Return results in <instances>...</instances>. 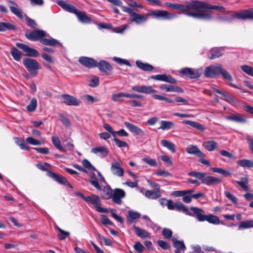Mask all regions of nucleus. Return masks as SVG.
Returning a JSON list of instances; mask_svg holds the SVG:
<instances>
[{
	"mask_svg": "<svg viewBox=\"0 0 253 253\" xmlns=\"http://www.w3.org/2000/svg\"><path fill=\"white\" fill-rule=\"evenodd\" d=\"M195 1L187 4L179 3H165V5L173 9H177L181 11V13L188 16L192 17L196 19H209L210 16L209 14L202 12H195Z\"/></svg>",
	"mask_w": 253,
	"mask_h": 253,
	"instance_id": "nucleus-1",
	"label": "nucleus"
},
{
	"mask_svg": "<svg viewBox=\"0 0 253 253\" xmlns=\"http://www.w3.org/2000/svg\"><path fill=\"white\" fill-rule=\"evenodd\" d=\"M46 36L45 32L43 30H34L28 31L25 33L26 38L31 41H40L44 45L53 46H62V44L57 40L51 38L50 39L44 38Z\"/></svg>",
	"mask_w": 253,
	"mask_h": 253,
	"instance_id": "nucleus-2",
	"label": "nucleus"
},
{
	"mask_svg": "<svg viewBox=\"0 0 253 253\" xmlns=\"http://www.w3.org/2000/svg\"><path fill=\"white\" fill-rule=\"evenodd\" d=\"M195 12H202L206 13L210 15V18L209 19H203V20H210L211 18V13L206 11V10L213 9L218 10L222 12H225V8L223 6L218 5H212L206 2L195 0Z\"/></svg>",
	"mask_w": 253,
	"mask_h": 253,
	"instance_id": "nucleus-3",
	"label": "nucleus"
},
{
	"mask_svg": "<svg viewBox=\"0 0 253 253\" xmlns=\"http://www.w3.org/2000/svg\"><path fill=\"white\" fill-rule=\"evenodd\" d=\"M23 64L33 77L37 76L38 70L42 68L40 64L36 59L31 58H25L23 60Z\"/></svg>",
	"mask_w": 253,
	"mask_h": 253,
	"instance_id": "nucleus-4",
	"label": "nucleus"
},
{
	"mask_svg": "<svg viewBox=\"0 0 253 253\" xmlns=\"http://www.w3.org/2000/svg\"><path fill=\"white\" fill-rule=\"evenodd\" d=\"M122 8L124 11L130 14L129 21L131 22L140 24L147 21V18L142 15L135 12L132 8L129 7L123 6Z\"/></svg>",
	"mask_w": 253,
	"mask_h": 253,
	"instance_id": "nucleus-5",
	"label": "nucleus"
},
{
	"mask_svg": "<svg viewBox=\"0 0 253 253\" xmlns=\"http://www.w3.org/2000/svg\"><path fill=\"white\" fill-rule=\"evenodd\" d=\"M85 202L91 203L99 212L107 213L108 212V209L99 206L101 204V201L98 195L93 194L90 196H87L85 198Z\"/></svg>",
	"mask_w": 253,
	"mask_h": 253,
	"instance_id": "nucleus-6",
	"label": "nucleus"
},
{
	"mask_svg": "<svg viewBox=\"0 0 253 253\" xmlns=\"http://www.w3.org/2000/svg\"><path fill=\"white\" fill-rule=\"evenodd\" d=\"M220 64L212 65L206 68L204 75L207 78H214L220 75V71L222 70Z\"/></svg>",
	"mask_w": 253,
	"mask_h": 253,
	"instance_id": "nucleus-7",
	"label": "nucleus"
},
{
	"mask_svg": "<svg viewBox=\"0 0 253 253\" xmlns=\"http://www.w3.org/2000/svg\"><path fill=\"white\" fill-rule=\"evenodd\" d=\"M16 45L25 52V55L27 56L37 57L40 55V53L37 50L31 48L24 43L17 42Z\"/></svg>",
	"mask_w": 253,
	"mask_h": 253,
	"instance_id": "nucleus-8",
	"label": "nucleus"
},
{
	"mask_svg": "<svg viewBox=\"0 0 253 253\" xmlns=\"http://www.w3.org/2000/svg\"><path fill=\"white\" fill-rule=\"evenodd\" d=\"M126 195V192L124 190L120 188H115L113 193L112 200L115 203L121 205L122 203V199L125 198Z\"/></svg>",
	"mask_w": 253,
	"mask_h": 253,
	"instance_id": "nucleus-9",
	"label": "nucleus"
},
{
	"mask_svg": "<svg viewBox=\"0 0 253 253\" xmlns=\"http://www.w3.org/2000/svg\"><path fill=\"white\" fill-rule=\"evenodd\" d=\"M179 73L182 75L190 79L198 78L201 75V74L198 70L187 67L181 69L180 70Z\"/></svg>",
	"mask_w": 253,
	"mask_h": 253,
	"instance_id": "nucleus-10",
	"label": "nucleus"
},
{
	"mask_svg": "<svg viewBox=\"0 0 253 253\" xmlns=\"http://www.w3.org/2000/svg\"><path fill=\"white\" fill-rule=\"evenodd\" d=\"M78 61L83 66L88 68H92L97 67V62L92 58L82 56L79 58Z\"/></svg>",
	"mask_w": 253,
	"mask_h": 253,
	"instance_id": "nucleus-11",
	"label": "nucleus"
},
{
	"mask_svg": "<svg viewBox=\"0 0 253 253\" xmlns=\"http://www.w3.org/2000/svg\"><path fill=\"white\" fill-rule=\"evenodd\" d=\"M132 89L135 92L145 94H153L156 92V90L150 85H134L132 87Z\"/></svg>",
	"mask_w": 253,
	"mask_h": 253,
	"instance_id": "nucleus-12",
	"label": "nucleus"
},
{
	"mask_svg": "<svg viewBox=\"0 0 253 253\" xmlns=\"http://www.w3.org/2000/svg\"><path fill=\"white\" fill-rule=\"evenodd\" d=\"M204 177L202 182L207 185H216L222 182V179L221 178L208 175L207 173L205 172Z\"/></svg>",
	"mask_w": 253,
	"mask_h": 253,
	"instance_id": "nucleus-13",
	"label": "nucleus"
},
{
	"mask_svg": "<svg viewBox=\"0 0 253 253\" xmlns=\"http://www.w3.org/2000/svg\"><path fill=\"white\" fill-rule=\"evenodd\" d=\"M97 67L101 72L105 73L106 75H108L113 70V67L111 64L105 60H101L97 62Z\"/></svg>",
	"mask_w": 253,
	"mask_h": 253,
	"instance_id": "nucleus-14",
	"label": "nucleus"
},
{
	"mask_svg": "<svg viewBox=\"0 0 253 253\" xmlns=\"http://www.w3.org/2000/svg\"><path fill=\"white\" fill-rule=\"evenodd\" d=\"M150 78L152 79L164 81L172 84H175L177 83L176 79L172 78L170 75H167L166 74H158L152 76H151Z\"/></svg>",
	"mask_w": 253,
	"mask_h": 253,
	"instance_id": "nucleus-15",
	"label": "nucleus"
},
{
	"mask_svg": "<svg viewBox=\"0 0 253 253\" xmlns=\"http://www.w3.org/2000/svg\"><path fill=\"white\" fill-rule=\"evenodd\" d=\"M61 97L63 99V102L67 105L78 106L80 105V101L73 96L68 94H62Z\"/></svg>",
	"mask_w": 253,
	"mask_h": 253,
	"instance_id": "nucleus-16",
	"label": "nucleus"
},
{
	"mask_svg": "<svg viewBox=\"0 0 253 253\" xmlns=\"http://www.w3.org/2000/svg\"><path fill=\"white\" fill-rule=\"evenodd\" d=\"M149 15H153L157 19H170L172 18L168 11L163 10H152Z\"/></svg>",
	"mask_w": 253,
	"mask_h": 253,
	"instance_id": "nucleus-17",
	"label": "nucleus"
},
{
	"mask_svg": "<svg viewBox=\"0 0 253 253\" xmlns=\"http://www.w3.org/2000/svg\"><path fill=\"white\" fill-rule=\"evenodd\" d=\"M235 17L241 19H253V8H250L240 12L236 13Z\"/></svg>",
	"mask_w": 253,
	"mask_h": 253,
	"instance_id": "nucleus-18",
	"label": "nucleus"
},
{
	"mask_svg": "<svg viewBox=\"0 0 253 253\" xmlns=\"http://www.w3.org/2000/svg\"><path fill=\"white\" fill-rule=\"evenodd\" d=\"M125 126L132 133L135 135L144 136L145 132L140 128L127 122L124 123Z\"/></svg>",
	"mask_w": 253,
	"mask_h": 253,
	"instance_id": "nucleus-19",
	"label": "nucleus"
},
{
	"mask_svg": "<svg viewBox=\"0 0 253 253\" xmlns=\"http://www.w3.org/2000/svg\"><path fill=\"white\" fill-rule=\"evenodd\" d=\"M224 51V47H213L211 48L209 52V58L211 59L219 58L221 56Z\"/></svg>",
	"mask_w": 253,
	"mask_h": 253,
	"instance_id": "nucleus-20",
	"label": "nucleus"
},
{
	"mask_svg": "<svg viewBox=\"0 0 253 253\" xmlns=\"http://www.w3.org/2000/svg\"><path fill=\"white\" fill-rule=\"evenodd\" d=\"M111 170L113 174L115 175L122 176L124 174V170L119 162H115L112 163Z\"/></svg>",
	"mask_w": 253,
	"mask_h": 253,
	"instance_id": "nucleus-21",
	"label": "nucleus"
},
{
	"mask_svg": "<svg viewBox=\"0 0 253 253\" xmlns=\"http://www.w3.org/2000/svg\"><path fill=\"white\" fill-rule=\"evenodd\" d=\"M190 210L193 212V213H192L194 215L193 216H195L198 221H205L206 215L205 214V211L202 209L197 207H191Z\"/></svg>",
	"mask_w": 253,
	"mask_h": 253,
	"instance_id": "nucleus-22",
	"label": "nucleus"
},
{
	"mask_svg": "<svg viewBox=\"0 0 253 253\" xmlns=\"http://www.w3.org/2000/svg\"><path fill=\"white\" fill-rule=\"evenodd\" d=\"M227 120L234 121L239 123H244L246 122V117L240 114H234L225 117Z\"/></svg>",
	"mask_w": 253,
	"mask_h": 253,
	"instance_id": "nucleus-23",
	"label": "nucleus"
},
{
	"mask_svg": "<svg viewBox=\"0 0 253 253\" xmlns=\"http://www.w3.org/2000/svg\"><path fill=\"white\" fill-rule=\"evenodd\" d=\"M48 176L60 184L64 185L65 184L67 183V179L65 177L52 171H49Z\"/></svg>",
	"mask_w": 253,
	"mask_h": 253,
	"instance_id": "nucleus-24",
	"label": "nucleus"
},
{
	"mask_svg": "<svg viewBox=\"0 0 253 253\" xmlns=\"http://www.w3.org/2000/svg\"><path fill=\"white\" fill-rule=\"evenodd\" d=\"M76 15L78 20L83 24H89L92 21L91 19L84 12L78 10Z\"/></svg>",
	"mask_w": 253,
	"mask_h": 253,
	"instance_id": "nucleus-25",
	"label": "nucleus"
},
{
	"mask_svg": "<svg viewBox=\"0 0 253 253\" xmlns=\"http://www.w3.org/2000/svg\"><path fill=\"white\" fill-rule=\"evenodd\" d=\"M172 242V245L176 250H175V253H179L181 250H184L186 249V247L184 245L183 241H178L176 239L173 238L171 239Z\"/></svg>",
	"mask_w": 253,
	"mask_h": 253,
	"instance_id": "nucleus-26",
	"label": "nucleus"
},
{
	"mask_svg": "<svg viewBox=\"0 0 253 253\" xmlns=\"http://www.w3.org/2000/svg\"><path fill=\"white\" fill-rule=\"evenodd\" d=\"M186 151L190 154H193L199 157H203L204 154L200 151V150L197 147L194 145H190L186 149Z\"/></svg>",
	"mask_w": 253,
	"mask_h": 253,
	"instance_id": "nucleus-27",
	"label": "nucleus"
},
{
	"mask_svg": "<svg viewBox=\"0 0 253 253\" xmlns=\"http://www.w3.org/2000/svg\"><path fill=\"white\" fill-rule=\"evenodd\" d=\"M91 152L95 154H99L101 157L107 156L109 153V150L105 146L93 148L91 149Z\"/></svg>",
	"mask_w": 253,
	"mask_h": 253,
	"instance_id": "nucleus-28",
	"label": "nucleus"
},
{
	"mask_svg": "<svg viewBox=\"0 0 253 253\" xmlns=\"http://www.w3.org/2000/svg\"><path fill=\"white\" fill-rule=\"evenodd\" d=\"M145 196L150 199H157L161 197V193L160 190H147L145 192Z\"/></svg>",
	"mask_w": 253,
	"mask_h": 253,
	"instance_id": "nucleus-29",
	"label": "nucleus"
},
{
	"mask_svg": "<svg viewBox=\"0 0 253 253\" xmlns=\"http://www.w3.org/2000/svg\"><path fill=\"white\" fill-rule=\"evenodd\" d=\"M133 228L135 231L136 235L137 236L143 239L150 237V234L147 231L141 229L135 225H133Z\"/></svg>",
	"mask_w": 253,
	"mask_h": 253,
	"instance_id": "nucleus-30",
	"label": "nucleus"
},
{
	"mask_svg": "<svg viewBox=\"0 0 253 253\" xmlns=\"http://www.w3.org/2000/svg\"><path fill=\"white\" fill-rule=\"evenodd\" d=\"M16 27L10 23L0 22V32L6 31H16Z\"/></svg>",
	"mask_w": 253,
	"mask_h": 253,
	"instance_id": "nucleus-31",
	"label": "nucleus"
},
{
	"mask_svg": "<svg viewBox=\"0 0 253 253\" xmlns=\"http://www.w3.org/2000/svg\"><path fill=\"white\" fill-rule=\"evenodd\" d=\"M140 214L137 211H128V216L127 217V223L128 224H131L133 220L140 217Z\"/></svg>",
	"mask_w": 253,
	"mask_h": 253,
	"instance_id": "nucleus-32",
	"label": "nucleus"
},
{
	"mask_svg": "<svg viewBox=\"0 0 253 253\" xmlns=\"http://www.w3.org/2000/svg\"><path fill=\"white\" fill-rule=\"evenodd\" d=\"M182 123L189 125L192 127L195 128L201 131H203L205 130V127L202 124L196 122L189 120H184L182 122Z\"/></svg>",
	"mask_w": 253,
	"mask_h": 253,
	"instance_id": "nucleus-33",
	"label": "nucleus"
},
{
	"mask_svg": "<svg viewBox=\"0 0 253 253\" xmlns=\"http://www.w3.org/2000/svg\"><path fill=\"white\" fill-rule=\"evenodd\" d=\"M175 209L179 211H181L184 212L186 214L189 216H193V214L191 212L189 211L187 208L181 202L175 203V205L174 206Z\"/></svg>",
	"mask_w": 253,
	"mask_h": 253,
	"instance_id": "nucleus-34",
	"label": "nucleus"
},
{
	"mask_svg": "<svg viewBox=\"0 0 253 253\" xmlns=\"http://www.w3.org/2000/svg\"><path fill=\"white\" fill-rule=\"evenodd\" d=\"M136 65L139 68L144 71H151L154 68L152 65L148 63H143L138 60L136 61Z\"/></svg>",
	"mask_w": 253,
	"mask_h": 253,
	"instance_id": "nucleus-35",
	"label": "nucleus"
},
{
	"mask_svg": "<svg viewBox=\"0 0 253 253\" xmlns=\"http://www.w3.org/2000/svg\"><path fill=\"white\" fill-rule=\"evenodd\" d=\"M160 124L161 126L158 129H161L163 130L171 129L174 126V124L173 122L168 121H161Z\"/></svg>",
	"mask_w": 253,
	"mask_h": 253,
	"instance_id": "nucleus-36",
	"label": "nucleus"
},
{
	"mask_svg": "<svg viewBox=\"0 0 253 253\" xmlns=\"http://www.w3.org/2000/svg\"><path fill=\"white\" fill-rule=\"evenodd\" d=\"M241 181L233 180V183H236L240 185L245 191H248L249 190V187L247 186L248 183V179L247 177H243L241 178Z\"/></svg>",
	"mask_w": 253,
	"mask_h": 253,
	"instance_id": "nucleus-37",
	"label": "nucleus"
},
{
	"mask_svg": "<svg viewBox=\"0 0 253 253\" xmlns=\"http://www.w3.org/2000/svg\"><path fill=\"white\" fill-rule=\"evenodd\" d=\"M203 146L208 151H211L215 149L217 146V144L214 141L209 140L204 142Z\"/></svg>",
	"mask_w": 253,
	"mask_h": 253,
	"instance_id": "nucleus-38",
	"label": "nucleus"
},
{
	"mask_svg": "<svg viewBox=\"0 0 253 253\" xmlns=\"http://www.w3.org/2000/svg\"><path fill=\"white\" fill-rule=\"evenodd\" d=\"M113 195L112 189L110 186L105 187L103 190L102 198L108 200L112 198Z\"/></svg>",
	"mask_w": 253,
	"mask_h": 253,
	"instance_id": "nucleus-39",
	"label": "nucleus"
},
{
	"mask_svg": "<svg viewBox=\"0 0 253 253\" xmlns=\"http://www.w3.org/2000/svg\"><path fill=\"white\" fill-rule=\"evenodd\" d=\"M205 221L213 224L217 225L220 223V219L218 216L211 214L206 215Z\"/></svg>",
	"mask_w": 253,
	"mask_h": 253,
	"instance_id": "nucleus-40",
	"label": "nucleus"
},
{
	"mask_svg": "<svg viewBox=\"0 0 253 253\" xmlns=\"http://www.w3.org/2000/svg\"><path fill=\"white\" fill-rule=\"evenodd\" d=\"M52 141L54 146L62 152H66V150L61 145V142L59 138L56 136L52 137Z\"/></svg>",
	"mask_w": 253,
	"mask_h": 253,
	"instance_id": "nucleus-41",
	"label": "nucleus"
},
{
	"mask_svg": "<svg viewBox=\"0 0 253 253\" xmlns=\"http://www.w3.org/2000/svg\"><path fill=\"white\" fill-rule=\"evenodd\" d=\"M11 54L14 59L17 61H19L21 59L22 52L17 48L13 47L11 49Z\"/></svg>",
	"mask_w": 253,
	"mask_h": 253,
	"instance_id": "nucleus-42",
	"label": "nucleus"
},
{
	"mask_svg": "<svg viewBox=\"0 0 253 253\" xmlns=\"http://www.w3.org/2000/svg\"><path fill=\"white\" fill-rule=\"evenodd\" d=\"M211 170L214 172H217L221 174L225 177L230 176L231 173L229 171L220 168H211Z\"/></svg>",
	"mask_w": 253,
	"mask_h": 253,
	"instance_id": "nucleus-43",
	"label": "nucleus"
},
{
	"mask_svg": "<svg viewBox=\"0 0 253 253\" xmlns=\"http://www.w3.org/2000/svg\"><path fill=\"white\" fill-rule=\"evenodd\" d=\"M237 164L241 167L245 168L247 167L248 168H253V161L247 160V159H243L241 160H239L237 161Z\"/></svg>",
	"mask_w": 253,
	"mask_h": 253,
	"instance_id": "nucleus-44",
	"label": "nucleus"
},
{
	"mask_svg": "<svg viewBox=\"0 0 253 253\" xmlns=\"http://www.w3.org/2000/svg\"><path fill=\"white\" fill-rule=\"evenodd\" d=\"M161 143L163 146L167 147L172 153H174L175 152V145L173 143L165 139L161 140Z\"/></svg>",
	"mask_w": 253,
	"mask_h": 253,
	"instance_id": "nucleus-45",
	"label": "nucleus"
},
{
	"mask_svg": "<svg viewBox=\"0 0 253 253\" xmlns=\"http://www.w3.org/2000/svg\"><path fill=\"white\" fill-rule=\"evenodd\" d=\"M253 228V220H247L244 221H242L239 226V229H246Z\"/></svg>",
	"mask_w": 253,
	"mask_h": 253,
	"instance_id": "nucleus-46",
	"label": "nucleus"
},
{
	"mask_svg": "<svg viewBox=\"0 0 253 253\" xmlns=\"http://www.w3.org/2000/svg\"><path fill=\"white\" fill-rule=\"evenodd\" d=\"M59 119L62 124L66 127L71 126V123L69 119L64 114H61L59 115Z\"/></svg>",
	"mask_w": 253,
	"mask_h": 253,
	"instance_id": "nucleus-47",
	"label": "nucleus"
},
{
	"mask_svg": "<svg viewBox=\"0 0 253 253\" xmlns=\"http://www.w3.org/2000/svg\"><path fill=\"white\" fill-rule=\"evenodd\" d=\"M11 11L19 18L22 19L23 18V16L22 14V11L17 6H10L9 7Z\"/></svg>",
	"mask_w": 253,
	"mask_h": 253,
	"instance_id": "nucleus-48",
	"label": "nucleus"
},
{
	"mask_svg": "<svg viewBox=\"0 0 253 253\" xmlns=\"http://www.w3.org/2000/svg\"><path fill=\"white\" fill-rule=\"evenodd\" d=\"M37 107V99L33 98L31 100L29 104L27 106L26 108L29 112L34 111Z\"/></svg>",
	"mask_w": 253,
	"mask_h": 253,
	"instance_id": "nucleus-49",
	"label": "nucleus"
},
{
	"mask_svg": "<svg viewBox=\"0 0 253 253\" xmlns=\"http://www.w3.org/2000/svg\"><path fill=\"white\" fill-rule=\"evenodd\" d=\"M204 174L205 172H201L198 171H190L188 173V175L196 177L198 179L201 180L202 181L203 179L204 178Z\"/></svg>",
	"mask_w": 253,
	"mask_h": 253,
	"instance_id": "nucleus-50",
	"label": "nucleus"
},
{
	"mask_svg": "<svg viewBox=\"0 0 253 253\" xmlns=\"http://www.w3.org/2000/svg\"><path fill=\"white\" fill-rule=\"evenodd\" d=\"M221 70V71H220V75H221L224 79L230 82L233 80L232 76L228 71L224 70L222 67Z\"/></svg>",
	"mask_w": 253,
	"mask_h": 253,
	"instance_id": "nucleus-51",
	"label": "nucleus"
},
{
	"mask_svg": "<svg viewBox=\"0 0 253 253\" xmlns=\"http://www.w3.org/2000/svg\"><path fill=\"white\" fill-rule=\"evenodd\" d=\"M126 97V93L120 92L116 94H114L112 95V99L114 101H122L123 99L122 97Z\"/></svg>",
	"mask_w": 253,
	"mask_h": 253,
	"instance_id": "nucleus-52",
	"label": "nucleus"
},
{
	"mask_svg": "<svg viewBox=\"0 0 253 253\" xmlns=\"http://www.w3.org/2000/svg\"><path fill=\"white\" fill-rule=\"evenodd\" d=\"M82 164L83 166L87 169L88 170L91 171H95L96 170V169L94 167H93L91 163L86 159H84L82 161Z\"/></svg>",
	"mask_w": 253,
	"mask_h": 253,
	"instance_id": "nucleus-53",
	"label": "nucleus"
},
{
	"mask_svg": "<svg viewBox=\"0 0 253 253\" xmlns=\"http://www.w3.org/2000/svg\"><path fill=\"white\" fill-rule=\"evenodd\" d=\"M242 70L250 76L253 77V68L248 65H242L241 67Z\"/></svg>",
	"mask_w": 253,
	"mask_h": 253,
	"instance_id": "nucleus-54",
	"label": "nucleus"
},
{
	"mask_svg": "<svg viewBox=\"0 0 253 253\" xmlns=\"http://www.w3.org/2000/svg\"><path fill=\"white\" fill-rule=\"evenodd\" d=\"M113 60L120 65L124 64V65H127L128 66H131V64L127 60L121 58L120 57H114Z\"/></svg>",
	"mask_w": 253,
	"mask_h": 253,
	"instance_id": "nucleus-55",
	"label": "nucleus"
},
{
	"mask_svg": "<svg viewBox=\"0 0 253 253\" xmlns=\"http://www.w3.org/2000/svg\"><path fill=\"white\" fill-rule=\"evenodd\" d=\"M57 229L58 231L62 234H58V239L60 240H63L66 238V237L69 236L70 235V233L67 231H65L59 227H57Z\"/></svg>",
	"mask_w": 253,
	"mask_h": 253,
	"instance_id": "nucleus-56",
	"label": "nucleus"
},
{
	"mask_svg": "<svg viewBox=\"0 0 253 253\" xmlns=\"http://www.w3.org/2000/svg\"><path fill=\"white\" fill-rule=\"evenodd\" d=\"M113 141L119 147H126L128 146L127 143L117 138L116 134L115 135V137H114Z\"/></svg>",
	"mask_w": 253,
	"mask_h": 253,
	"instance_id": "nucleus-57",
	"label": "nucleus"
},
{
	"mask_svg": "<svg viewBox=\"0 0 253 253\" xmlns=\"http://www.w3.org/2000/svg\"><path fill=\"white\" fill-rule=\"evenodd\" d=\"M157 243L163 250H170V245L164 241L158 240Z\"/></svg>",
	"mask_w": 253,
	"mask_h": 253,
	"instance_id": "nucleus-58",
	"label": "nucleus"
},
{
	"mask_svg": "<svg viewBox=\"0 0 253 253\" xmlns=\"http://www.w3.org/2000/svg\"><path fill=\"white\" fill-rule=\"evenodd\" d=\"M162 234L165 239H169L172 237V232L170 229L165 228L163 230Z\"/></svg>",
	"mask_w": 253,
	"mask_h": 253,
	"instance_id": "nucleus-59",
	"label": "nucleus"
},
{
	"mask_svg": "<svg viewBox=\"0 0 253 253\" xmlns=\"http://www.w3.org/2000/svg\"><path fill=\"white\" fill-rule=\"evenodd\" d=\"M152 97L156 99H158L160 100L166 101L168 103H173V101L172 99H171L169 98L165 97L162 95H157V94H153L152 95Z\"/></svg>",
	"mask_w": 253,
	"mask_h": 253,
	"instance_id": "nucleus-60",
	"label": "nucleus"
},
{
	"mask_svg": "<svg viewBox=\"0 0 253 253\" xmlns=\"http://www.w3.org/2000/svg\"><path fill=\"white\" fill-rule=\"evenodd\" d=\"M142 160L143 162L146 163L151 166L155 167L157 166V162L155 159H151L149 158H144L142 159Z\"/></svg>",
	"mask_w": 253,
	"mask_h": 253,
	"instance_id": "nucleus-61",
	"label": "nucleus"
},
{
	"mask_svg": "<svg viewBox=\"0 0 253 253\" xmlns=\"http://www.w3.org/2000/svg\"><path fill=\"white\" fill-rule=\"evenodd\" d=\"M133 248L136 251L139 253H142L144 249V247L143 245L139 242H137L135 243L133 246Z\"/></svg>",
	"mask_w": 253,
	"mask_h": 253,
	"instance_id": "nucleus-62",
	"label": "nucleus"
},
{
	"mask_svg": "<svg viewBox=\"0 0 253 253\" xmlns=\"http://www.w3.org/2000/svg\"><path fill=\"white\" fill-rule=\"evenodd\" d=\"M101 223L105 225H113V223L107 218L105 215H101Z\"/></svg>",
	"mask_w": 253,
	"mask_h": 253,
	"instance_id": "nucleus-63",
	"label": "nucleus"
},
{
	"mask_svg": "<svg viewBox=\"0 0 253 253\" xmlns=\"http://www.w3.org/2000/svg\"><path fill=\"white\" fill-rule=\"evenodd\" d=\"M26 140L28 143H29L30 144H32V145H41L42 144L40 141H39L37 139H35L32 137H27L26 138Z\"/></svg>",
	"mask_w": 253,
	"mask_h": 253,
	"instance_id": "nucleus-64",
	"label": "nucleus"
}]
</instances>
